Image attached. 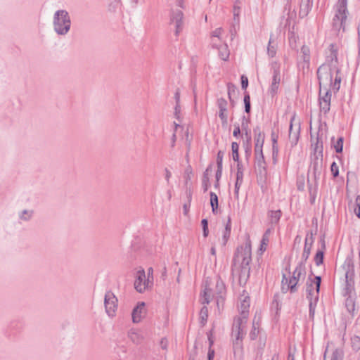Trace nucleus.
<instances>
[{
  "instance_id": "4d7b16f0",
  "label": "nucleus",
  "mask_w": 360,
  "mask_h": 360,
  "mask_svg": "<svg viewBox=\"0 0 360 360\" xmlns=\"http://www.w3.org/2000/svg\"><path fill=\"white\" fill-rule=\"evenodd\" d=\"M234 127H235V128H234V130H233V135L234 136L237 137L240 134V127H239L238 124H237V125L235 124Z\"/></svg>"
},
{
  "instance_id": "bb28decb",
  "label": "nucleus",
  "mask_w": 360,
  "mask_h": 360,
  "mask_svg": "<svg viewBox=\"0 0 360 360\" xmlns=\"http://www.w3.org/2000/svg\"><path fill=\"white\" fill-rule=\"evenodd\" d=\"M276 51H277V44L271 37L269 41V45L267 47V53L269 57L273 58L276 56Z\"/></svg>"
},
{
  "instance_id": "9d476101",
  "label": "nucleus",
  "mask_w": 360,
  "mask_h": 360,
  "mask_svg": "<svg viewBox=\"0 0 360 360\" xmlns=\"http://www.w3.org/2000/svg\"><path fill=\"white\" fill-rule=\"evenodd\" d=\"M281 65L276 61L271 63V70L273 72L272 82L269 87V92L271 96L277 93L278 86L281 82Z\"/></svg>"
},
{
  "instance_id": "49530a36",
  "label": "nucleus",
  "mask_w": 360,
  "mask_h": 360,
  "mask_svg": "<svg viewBox=\"0 0 360 360\" xmlns=\"http://www.w3.org/2000/svg\"><path fill=\"white\" fill-rule=\"evenodd\" d=\"M224 158V153L221 150H219L217 153V167H222V161Z\"/></svg>"
},
{
  "instance_id": "ddd939ff",
  "label": "nucleus",
  "mask_w": 360,
  "mask_h": 360,
  "mask_svg": "<svg viewBox=\"0 0 360 360\" xmlns=\"http://www.w3.org/2000/svg\"><path fill=\"white\" fill-rule=\"evenodd\" d=\"M329 47L330 53L327 56L326 63L323 65H330L331 68H333V71L335 72V73H340V69L338 66V61L337 56V49L335 48V45L333 44H331Z\"/></svg>"
},
{
  "instance_id": "338daca9",
  "label": "nucleus",
  "mask_w": 360,
  "mask_h": 360,
  "mask_svg": "<svg viewBox=\"0 0 360 360\" xmlns=\"http://www.w3.org/2000/svg\"><path fill=\"white\" fill-rule=\"evenodd\" d=\"M338 75H339V73H335V77L334 82H338V83L340 84L341 77Z\"/></svg>"
},
{
  "instance_id": "7c9ffc66",
  "label": "nucleus",
  "mask_w": 360,
  "mask_h": 360,
  "mask_svg": "<svg viewBox=\"0 0 360 360\" xmlns=\"http://www.w3.org/2000/svg\"><path fill=\"white\" fill-rule=\"evenodd\" d=\"M255 159H256L258 166L259 167H262L264 169L265 162H264V158L263 155L262 150H260V153L259 152L258 153L257 151H255Z\"/></svg>"
},
{
  "instance_id": "39448f33",
  "label": "nucleus",
  "mask_w": 360,
  "mask_h": 360,
  "mask_svg": "<svg viewBox=\"0 0 360 360\" xmlns=\"http://www.w3.org/2000/svg\"><path fill=\"white\" fill-rule=\"evenodd\" d=\"M306 275L305 267H303L302 264H297L292 274L287 278L285 275L283 276L282 279V291L287 292H295L297 291V285L299 283L300 279H304Z\"/></svg>"
},
{
  "instance_id": "72a5a7b5",
  "label": "nucleus",
  "mask_w": 360,
  "mask_h": 360,
  "mask_svg": "<svg viewBox=\"0 0 360 360\" xmlns=\"http://www.w3.org/2000/svg\"><path fill=\"white\" fill-rule=\"evenodd\" d=\"M210 298V290L207 287L205 288L203 294L201 295L200 302L202 304H209Z\"/></svg>"
},
{
  "instance_id": "13d9d810",
  "label": "nucleus",
  "mask_w": 360,
  "mask_h": 360,
  "mask_svg": "<svg viewBox=\"0 0 360 360\" xmlns=\"http://www.w3.org/2000/svg\"><path fill=\"white\" fill-rule=\"evenodd\" d=\"M221 173H222V167H220V168L217 167V170L216 172L217 181H219V178L221 176Z\"/></svg>"
},
{
  "instance_id": "a878e982",
  "label": "nucleus",
  "mask_w": 360,
  "mask_h": 360,
  "mask_svg": "<svg viewBox=\"0 0 360 360\" xmlns=\"http://www.w3.org/2000/svg\"><path fill=\"white\" fill-rule=\"evenodd\" d=\"M353 276L354 273L352 271H347L345 273V278H346V293H350L353 290L354 281H353Z\"/></svg>"
},
{
  "instance_id": "79ce46f5",
  "label": "nucleus",
  "mask_w": 360,
  "mask_h": 360,
  "mask_svg": "<svg viewBox=\"0 0 360 360\" xmlns=\"http://www.w3.org/2000/svg\"><path fill=\"white\" fill-rule=\"evenodd\" d=\"M343 147V139L342 137L339 138L336 143L334 144V148L337 153H341L342 151Z\"/></svg>"
},
{
  "instance_id": "b1692460",
  "label": "nucleus",
  "mask_w": 360,
  "mask_h": 360,
  "mask_svg": "<svg viewBox=\"0 0 360 360\" xmlns=\"http://www.w3.org/2000/svg\"><path fill=\"white\" fill-rule=\"evenodd\" d=\"M255 151L260 153V150H262V146L264 141V135L262 134L259 131L258 133H257L256 130H255Z\"/></svg>"
},
{
  "instance_id": "2f4dec72",
  "label": "nucleus",
  "mask_w": 360,
  "mask_h": 360,
  "mask_svg": "<svg viewBox=\"0 0 360 360\" xmlns=\"http://www.w3.org/2000/svg\"><path fill=\"white\" fill-rule=\"evenodd\" d=\"M239 145L236 142H233L231 144L232 157L233 160L239 163V155H238Z\"/></svg>"
},
{
  "instance_id": "c9c22d12",
  "label": "nucleus",
  "mask_w": 360,
  "mask_h": 360,
  "mask_svg": "<svg viewBox=\"0 0 360 360\" xmlns=\"http://www.w3.org/2000/svg\"><path fill=\"white\" fill-rule=\"evenodd\" d=\"M310 252L311 250H309L308 248H304L303 252L302 254L301 260L298 264H302L303 267H305V263L310 255Z\"/></svg>"
},
{
  "instance_id": "393cba45",
  "label": "nucleus",
  "mask_w": 360,
  "mask_h": 360,
  "mask_svg": "<svg viewBox=\"0 0 360 360\" xmlns=\"http://www.w3.org/2000/svg\"><path fill=\"white\" fill-rule=\"evenodd\" d=\"M231 218L229 217L228 221L226 224L224 231L223 232L222 238H221V245L223 246H225L227 243V241L231 235Z\"/></svg>"
},
{
  "instance_id": "e2e57ef3",
  "label": "nucleus",
  "mask_w": 360,
  "mask_h": 360,
  "mask_svg": "<svg viewBox=\"0 0 360 360\" xmlns=\"http://www.w3.org/2000/svg\"><path fill=\"white\" fill-rule=\"evenodd\" d=\"M214 350L210 349L208 352V355H207L208 360H212V359L214 357Z\"/></svg>"
},
{
  "instance_id": "f3484780",
  "label": "nucleus",
  "mask_w": 360,
  "mask_h": 360,
  "mask_svg": "<svg viewBox=\"0 0 360 360\" xmlns=\"http://www.w3.org/2000/svg\"><path fill=\"white\" fill-rule=\"evenodd\" d=\"M295 120V117H292L290 120V127H289V139L292 143L296 144L300 134V124L294 126V121Z\"/></svg>"
},
{
  "instance_id": "423d86ee",
  "label": "nucleus",
  "mask_w": 360,
  "mask_h": 360,
  "mask_svg": "<svg viewBox=\"0 0 360 360\" xmlns=\"http://www.w3.org/2000/svg\"><path fill=\"white\" fill-rule=\"evenodd\" d=\"M347 0H339L336 6L335 14L333 20V29L338 33L345 30L347 20Z\"/></svg>"
},
{
  "instance_id": "1a4fd4ad",
  "label": "nucleus",
  "mask_w": 360,
  "mask_h": 360,
  "mask_svg": "<svg viewBox=\"0 0 360 360\" xmlns=\"http://www.w3.org/2000/svg\"><path fill=\"white\" fill-rule=\"evenodd\" d=\"M170 24L174 25V34L176 37L179 36L184 27V13L181 9L172 8L170 13Z\"/></svg>"
},
{
  "instance_id": "7ed1b4c3",
  "label": "nucleus",
  "mask_w": 360,
  "mask_h": 360,
  "mask_svg": "<svg viewBox=\"0 0 360 360\" xmlns=\"http://www.w3.org/2000/svg\"><path fill=\"white\" fill-rule=\"evenodd\" d=\"M321 278L320 276H315L314 279L309 278L306 284L307 298L309 300V317L314 319L315 308L319 300Z\"/></svg>"
},
{
  "instance_id": "9b49d317",
  "label": "nucleus",
  "mask_w": 360,
  "mask_h": 360,
  "mask_svg": "<svg viewBox=\"0 0 360 360\" xmlns=\"http://www.w3.org/2000/svg\"><path fill=\"white\" fill-rule=\"evenodd\" d=\"M104 304L105 311L109 316H114L117 309V299L115 295L108 291L105 295Z\"/></svg>"
},
{
  "instance_id": "6e6d98bb",
  "label": "nucleus",
  "mask_w": 360,
  "mask_h": 360,
  "mask_svg": "<svg viewBox=\"0 0 360 360\" xmlns=\"http://www.w3.org/2000/svg\"><path fill=\"white\" fill-rule=\"evenodd\" d=\"M165 180H166L167 183L169 184V179L172 176V173L167 168L165 169Z\"/></svg>"
},
{
  "instance_id": "c85d7f7f",
  "label": "nucleus",
  "mask_w": 360,
  "mask_h": 360,
  "mask_svg": "<svg viewBox=\"0 0 360 360\" xmlns=\"http://www.w3.org/2000/svg\"><path fill=\"white\" fill-rule=\"evenodd\" d=\"M269 217L271 224H276L281 217V212L280 210L271 211L269 214Z\"/></svg>"
},
{
  "instance_id": "69168bd1",
  "label": "nucleus",
  "mask_w": 360,
  "mask_h": 360,
  "mask_svg": "<svg viewBox=\"0 0 360 360\" xmlns=\"http://www.w3.org/2000/svg\"><path fill=\"white\" fill-rule=\"evenodd\" d=\"M174 98L176 101V103H179V98H180V94H179V91L178 90L176 91V93L174 94Z\"/></svg>"
},
{
  "instance_id": "0e129e2a",
  "label": "nucleus",
  "mask_w": 360,
  "mask_h": 360,
  "mask_svg": "<svg viewBox=\"0 0 360 360\" xmlns=\"http://www.w3.org/2000/svg\"><path fill=\"white\" fill-rule=\"evenodd\" d=\"M184 0H176V5L178 7L183 8H184Z\"/></svg>"
},
{
  "instance_id": "5701e85b",
  "label": "nucleus",
  "mask_w": 360,
  "mask_h": 360,
  "mask_svg": "<svg viewBox=\"0 0 360 360\" xmlns=\"http://www.w3.org/2000/svg\"><path fill=\"white\" fill-rule=\"evenodd\" d=\"M219 50V56L224 61L228 60L230 55V52L226 44L223 43L219 46L217 44V46H213Z\"/></svg>"
},
{
  "instance_id": "a18cd8bd",
  "label": "nucleus",
  "mask_w": 360,
  "mask_h": 360,
  "mask_svg": "<svg viewBox=\"0 0 360 360\" xmlns=\"http://www.w3.org/2000/svg\"><path fill=\"white\" fill-rule=\"evenodd\" d=\"M330 171L333 177H337L339 174V169L338 165L333 162L330 165Z\"/></svg>"
},
{
  "instance_id": "dca6fc26",
  "label": "nucleus",
  "mask_w": 360,
  "mask_h": 360,
  "mask_svg": "<svg viewBox=\"0 0 360 360\" xmlns=\"http://www.w3.org/2000/svg\"><path fill=\"white\" fill-rule=\"evenodd\" d=\"M145 314V303L139 302L132 311V321L135 323H139L144 317Z\"/></svg>"
},
{
  "instance_id": "de8ad7c7",
  "label": "nucleus",
  "mask_w": 360,
  "mask_h": 360,
  "mask_svg": "<svg viewBox=\"0 0 360 360\" xmlns=\"http://www.w3.org/2000/svg\"><path fill=\"white\" fill-rule=\"evenodd\" d=\"M356 207L354 209L356 215L360 219V195H357L355 200Z\"/></svg>"
},
{
  "instance_id": "f8f14e48",
  "label": "nucleus",
  "mask_w": 360,
  "mask_h": 360,
  "mask_svg": "<svg viewBox=\"0 0 360 360\" xmlns=\"http://www.w3.org/2000/svg\"><path fill=\"white\" fill-rule=\"evenodd\" d=\"M331 94L328 87L323 88L322 94H321V88H319V105L320 110L324 114L330 110Z\"/></svg>"
},
{
  "instance_id": "37998d69",
  "label": "nucleus",
  "mask_w": 360,
  "mask_h": 360,
  "mask_svg": "<svg viewBox=\"0 0 360 360\" xmlns=\"http://www.w3.org/2000/svg\"><path fill=\"white\" fill-rule=\"evenodd\" d=\"M324 360H326V355L324 356ZM330 360H342V353L338 349L335 350L333 352Z\"/></svg>"
},
{
  "instance_id": "8fccbe9b",
  "label": "nucleus",
  "mask_w": 360,
  "mask_h": 360,
  "mask_svg": "<svg viewBox=\"0 0 360 360\" xmlns=\"http://www.w3.org/2000/svg\"><path fill=\"white\" fill-rule=\"evenodd\" d=\"M160 347L163 349V350H167V346H168V340H167V338H163L160 340Z\"/></svg>"
},
{
  "instance_id": "4c0bfd02",
  "label": "nucleus",
  "mask_w": 360,
  "mask_h": 360,
  "mask_svg": "<svg viewBox=\"0 0 360 360\" xmlns=\"http://www.w3.org/2000/svg\"><path fill=\"white\" fill-rule=\"evenodd\" d=\"M324 252L323 250H319L316 252L314 257V262L317 266H319L323 263Z\"/></svg>"
},
{
  "instance_id": "4be33fe9",
  "label": "nucleus",
  "mask_w": 360,
  "mask_h": 360,
  "mask_svg": "<svg viewBox=\"0 0 360 360\" xmlns=\"http://www.w3.org/2000/svg\"><path fill=\"white\" fill-rule=\"evenodd\" d=\"M301 59L303 61V68H309L310 63V50L307 46H303L301 48Z\"/></svg>"
},
{
  "instance_id": "774afa93",
  "label": "nucleus",
  "mask_w": 360,
  "mask_h": 360,
  "mask_svg": "<svg viewBox=\"0 0 360 360\" xmlns=\"http://www.w3.org/2000/svg\"><path fill=\"white\" fill-rule=\"evenodd\" d=\"M250 103L245 104V111L249 113L250 111Z\"/></svg>"
},
{
  "instance_id": "f03ea898",
  "label": "nucleus",
  "mask_w": 360,
  "mask_h": 360,
  "mask_svg": "<svg viewBox=\"0 0 360 360\" xmlns=\"http://www.w3.org/2000/svg\"><path fill=\"white\" fill-rule=\"evenodd\" d=\"M71 18L69 13L64 9L56 11L53 16V29L59 36L67 35L71 28Z\"/></svg>"
},
{
  "instance_id": "6ab92c4d",
  "label": "nucleus",
  "mask_w": 360,
  "mask_h": 360,
  "mask_svg": "<svg viewBox=\"0 0 360 360\" xmlns=\"http://www.w3.org/2000/svg\"><path fill=\"white\" fill-rule=\"evenodd\" d=\"M243 170L242 165L240 163L237 165L236 181L235 184V195L238 196V191L243 183Z\"/></svg>"
},
{
  "instance_id": "e433bc0d",
  "label": "nucleus",
  "mask_w": 360,
  "mask_h": 360,
  "mask_svg": "<svg viewBox=\"0 0 360 360\" xmlns=\"http://www.w3.org/2000/svg\"><path fill=\"white\" fill-rule=\"evenodd\" d=\"M345 307L347 308V310L349 313H353L355 309V304L354 300L350 297H347L345 300Z\"/></svg>"
},
{
  "instance_id": "a19ab883",
  "label": "nucleus",
  "mask_w": 360,
  "mask_h": 360,
  "mask_svg": "<svg viewBox=\"0 0 360 360\" xmlns=\"http://www.w3.org/2000/svg\"><path fill=\"white\" fill-rule=\"evenodd\" d=\"M240 12V8L237 4H235L233 9V20L236 23L238 24L239 22V15Z\"/></svg>"
},
{
  "instance_id": "58836bf2",
  "label": "nucleus",
  "mask_w": 360,
  "mask_h": 360,
  "mask_svg": "<svg viewBox=\"0 0 360 360\" xmlns=\"http://www.w3.org/2000/svg\"><path fill=\"white\" fill-rule=\"evenodd\" d=\"M269 243V238H266V236H262L261 244L259 248V251L261 253H263L267 248V246Z\"/></svg>"
},
{
  "instance_id": "09e8293b",
  "label": "nucleus",
  "mask_w": 360,
  "mask_h": 360,
  "mask_svg": "<svg viewBox=\"0 0 360 360\" xmlns=\"http://www.w3.org/2000/svg\"><path fill=\"white\" fill-rule=\"evenodd\" d=\"M192 174V169L191 167H188L185 170V179L186 184H188V181L191 179Z\"/></svg>"
},
{
  "instance_id": "3c124183",
  "label": "nucleus",
  "mask_w": 360,
  "mask_h": 360,
  "mask_svg": "<svg viewBox=\"0 0 360 360\" xmlns=\"http://www.w3.org/2000/svg\"><path fill=\"white\" fill-rule=\"evenodd\" d=\"M248 86V77L245 75L241 76V87L243 89H246Z\"/></svg>"
},
{
  "instance_id": "052dcab7",
  "label": "nucleus",
  "mask_w": 360,
  "mask_h": 360,
  "mask_svg": "<svg viewBox=\"0 0 360 360\" xmlns=\"http://www.w3.org/2000/svg\"><path fill=\"white\" fill-rule=\"evenodd\" d=\"M271 232H272V229L271 228H269V229H267L266 230V231L264 232L263 236H266V238H269Z\"/></svg>"
},
{
  "instance_id": "2eb2a0df",
  "label": "nucleus",
  "mask_w": 360,
  "mask_h": 360,
  "mask_svg": "<svg viewBox=\"0 0 360 360\" xmlns=\"http://www.w3.org/2000/svg\"><path fill=\"white\" fill-rule=\"evenodd\" d=\"M225 292L226 288L224 282L220 279H217L215 285L214 295L213 296H214L217 300V304L218 307L221 303H223Z\"/></svg>"
},
{
  "instance_id": "864d4df0",
  "label": "nucleus",
  "mask_w": 360,
  "mask_h": 360,
  "mask_svg": "<svg viewBox=\"0 0 360 360\" xmlns=\"http://www.w3.org/2000/svg\"><path fill=\"white\" fill-rule=\"evenodd\" d=\"M328 86H330L331 89L334 91H338L340 89V84L338 82H333L331 81V84H329Z\"/></svg>"
},
{
  "instance_id": "cd10ccee",
  "label": "nucleus",
  "mask_w": 360,
  "mask_h": 360,
  "mask_svg": "<svg viewBox=\"0 0 360 360\" xmlns=\"http://www.w3.org/2000/svg\"><path fill=\"white\" fill-rule=\"evenodd\" d=\"M210 205L212 207V210L214 214L217 213L218 210V197L216 193L214 192H210Z\"/></svg>"
},
{
  "instance_id": "603ef678",
  "label": "nucleus",
  "mask_w": 360,
  "mask_h": 360,
  "mask_svg": "<svg viewBox=\"0 0 360 360\" xmlns=\"http://www.w3.org/2000/svg\"><path fill=\"white\" fill-rule=\"evenodd\" d=\"M235 91V86L232 84H228V95L230 101L232 102L231 94Z\"/></svg>"
},
{
  "instance_id": "c03bdc74",
  "label": "nucleus",
  "mask_w": 360,
  "mask_h": 360,
  "mask_svg": "<svg viewBox=\"0 0 360 360\" xmlns=\"http://www.w3.org/2000/svg\"><path fill=\"white\" fill-rule=\"evenodd\" d=\"M202 226V231H203V236L205 237H207L209 233L208 231V221L206 219H203L201 221Z\"/></svg>"
},
{
  "instance_id": "0eeeda50",
  "label": "nucleus",
  "mask_w": 360,
  "mask_h": 360,
  "mask_svg": "<svg viewBox=\"0 0 360 360\" xmlns=\"http://www.w3.org/2000/svg\"><path fill=\"white\" fill-rule=\"evenodd\" d=\"M335 73L333 68L328 65H321L317 70L318 79L319 80V88H321V94H322L323 88L328 87L333 81V74Z\"/></svg>"
},
{
  "instance_id": "f257e3e1",
  "label": "nucleus",
  "mask_w": 360,
  "mask_h": 360,
  "mask_svg": "<svg viewBox=\"0 0 360 360\" xmlns=\"http://www.w3.org/2000/svg\"><path fill=\"white\" fill-rule=\"evenodd\" d=\"M250 298L242 295L240 298V315L236 318L232 328L233 348L235 356H240L243 353V338L246 333V323L248 318Z\"/></svg>"
},
{
  "instance_id": "c756f323",
  "label": "nucleus",
  "mask_w": 360,
  "mask_h": 360,
  "mask_svg": "<svg viewBox=\"0 0 360 360\" xmlns=\"http://www.w3.org/2000/svg\"><path fill=\"white\" fill-rule=\"evenodd\" d=\"M208 318V309L206 306H204L202 307L200 312V322L202 324V326H205L207 323Z\"/></svg>"
},
{
  "instance_id": "473e14b6",
  "label": "nucleus",
  "mask_w": 360,
  "mask_h": 360,
  "mask_svg": "<svg viewBox=\"0 0 360 360\" xmlns=\"http://www.w3.org/2000/svg\"><path fill=\"white\" fill-rule=\"evenodd\" d=\"M223 32L222 28L219 27L214 30L211 34L212 46H217V44L214 41L216 38H219Z\"/></svg>"
},
{
  "instance_id": "f704fd0d",
  "label": "nucleus",
  "mask_w": 360,
  "mask_h": 360,
  "mask_svg": "<svg viewBox=\"0 0 360 360\" xmlns=\"http://www.w3.org/2000/svg\"><path fill=\"white\" fill-rule=\"evenodd\" d=\"M259 334V324L258 323H256L255 320L252 322V330L250 333V338L251 340L256 339L257 335Z\"/></svg>"
},
{
  "instance_id": "4468645a",
  "label": "nucleus",
  "mask_w": 360,
  "mask_h": 360,
  "mask_svg": "<svg viewBox=\"0 0 360 360\" xmlns=\"http://www.w3.org/2000/svg\"><path fill=\"white\" fill-rule=\"evenodd\" d=\"M227 101L223 98H219L217 101V105L219 109V117L221 120V124L223 126H226L228 123V116H227Z\"/></svg>"
},
{
  "instance_id": "680f3d73",
  "label": "nucleus",
  "mask_w": 360,
  "mask_h": 360,
  "mask_svg": "<svg viewBox=\"0 0 360 360\" xmlns=\"http://www.w3.org/2000/svg\"><path fill=\"white\" fill-rule=\"evenodd\" d=\"M244 103L245 104L250 103V97L248 94H246L244 96Z\"/></svg>"
},
{
  "instance_id": "ea45409f",
  "label": "nucleus",
  "mask_w": 360,
  "mask_h": 360,
  "mask_svg": "<svg viewBox=\"0 0 360 360\" xmlns=\"http://www.w3.org/2000/svg\"><path fill=\"white\" fill-rule=\"evenodd\" d=\"M351 345L354 349L359 350L360 349V337L354 335L351 338Z\"/></svg>"
},
{
  "instance_id": "a211bd4d",
  "label": "nucleus",
  "mask_w": 360,
  "mask_h": 360,
  "mask_svg": "<svg viewBox=\"0 0 360 360\" xmlns=\"http://www.w3.org/2000/svg\"><path fill=\"white\" fill-rule=\"evenodd\" d=\"M313 174L314 180L316 181L320 178L323 171V162L322 159L316 158L313 162L312 165Z\"/></svg>"
},
{
  "instance_id": "20e7f679",
  "label": "nucleus",
  "mask_w": 360,
  "mask_h": 360,
  "mask_svg": "<svg viewBox=\"0 0 360 360\" xmlns=\"http://www.w3.org/2000/svg\"><path fill=\"white\" fill-rule=\"evenodd\" d=\"M251 260V246L249 243H247L245 246L237 248L233 261V267L236 268L237 265H239L241 269L240 274H248L250 271L249 264Z\"/></svg>"
},
{
  "instance_id": "412c9836",
  "label": "nucleus",
  "mask_w": 360,
  "mask_h": 360,
  "mask_svg": "<svg viewBox=\"0 0 360 360\" xmlns=\"http://www.w3.org/2000/svg\"><path fill=\"white\" fill-rule=\"evenodd\" d=\"M312 6V0H302L299 15L300 18L306 17L309 13Z\"/></svg>"
},
{
  "instance_id": "5fc2aeb1",
  "label": "nucleus",
  "mask_w": 360,
  "mask_h": 360,
  "mask_svg": "<svg viewBox=\"0 0 360 360\" xmlns=\"http://www.w3.org/2000/svg\"><path fill=\"white\" fill-rule=\"evenodd\" d=\"M313 243H314L313 234H312V233H310V243H304V248H308L309 250H311Z\"/></svg>"
},
{
  "instance_id": "bf43d9fd",
  "label": "nucleus",
  "mask_w": 360,
  "mask_h": 360,
  "mask_svg": "<svg viewBox=\"0 0 360 360\" xmlns=\"http://www.w3.org/2000/svg\"><path fill=\"white\" fill-rule=\"evenodd\" d=\"M241 127L243 130H246L248 127V120L245 119V117H243V118Z\"/></svg>"
},
{
  "instance_id": "aec40b11",
  "label": "nucleus",
  "mask_w": 360,
  "mask_h": 360,
  "mask_svg": "<svg viewBox=\"0 0 360 360\" xmlns=\"http://www.w3.org/2000/svg\"><path fill=\"white\" fill-rule=\"evenodd\" d=\"M34 214L32 209H25L18 213V219L22 222H27L32 220Z\"/></svg>"
},
{
  "instance_id": "6e6552de",
  "label": "nucleus",
  "mask_w": 360,
  "mask_h": 360,
  "mask_svg": "<svg viewBox=\"0 0 360 360\" xmlns=\"http://www.w3.org/2000/svg\"><path fill=\"white\" fill-rule=\"evenodd\" d=\"M153 285V282L146 278L143 269L140 268L137 271L134 281V288L137 292L142 293L146 290L150 288Z\"/></svg>"
}]
</instances>
